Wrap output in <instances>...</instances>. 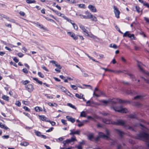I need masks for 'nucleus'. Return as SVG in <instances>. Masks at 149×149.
Returning a JSON list of instances; mask_svg holds the SVG:
<instances>
[{"instance_id":"f257e3e1","label":"nucleus","mask_w":149,"mask_h":149,"mask_svg":"<svg viewBox=\"0 0 149 149\" xmlns=\"http://www.w3.org/2000/svg\"><path fill=\"white\" fill-rule=\"evenodd\" d=\"M139 125L141 127L143 132L136 134L135 138L136 139L141 140L145 141L147 146L145 149H149V134L147 132L148 130L143 125L140 123H136L134 125V127Z\"/></svg>"},{"instance_id":"f03ea898","label":"nucleus","mask_w":149,"mask_h":149,"mask_svg":"<svg viewBox=\"0 0 149 149\" xmlns=\"http://www.w3.org/2000/svg\"><path fill=\"white\" fill-rule=\"evenodd\" d=\"M113 110L116 111H117L121 113H126L127 111V109L125 108H123L122 106H120V109H118L116 107H113Z\"/></svg>"},{"instance_id":"7ed1b4c3","label":"nucleus","mask_w":149,"mask_h":149,"mask_svg":"<svg viewBox=\"0 0 149 149\" xmlns=\"http://www.w3.org/2000/svg\"><path fill=\"white\" fill-rule=\"evenodd\" d=\"M99 136H97L96 138L94 137V140L95 141H98L100 137L106 138H108V136L107 135H105V134L102 132H100L99 133Z\"/></svg>"},{"instance_id":"20e7f679","label":"nucleus","mask_w":149,"mask_h":149,"mask_svg":"<svg viewBox=\"0 0 149 149\" xmlns=\"http://www.w3.org/2000/svg\"><path fill=\"white\" fill-rule=\"evenodd\" d=\"M123 36V37H128L132 39H135L134 35L130 33L129 31H126L124 33Z\"/></svg>"},{"instance_id":"39448f33","label":"nucleus","mask_w":149,"mask_h":149,"mask_svg":"<svg viewBox=\"0 0 149 149\" xmlns=\"http://www.w3.org/2000/svg\"><path fill=\"white\" fill-rule=\"evenodd\" d=\"M79 26L82 30L83 33L84 34L87 36H89V35L88 33V31L85 29V27L84 26L81 24H79Z\"/></svg>"},{"instance_id":"423d86ee","label":"nucleus","mask_w":149,"mask_h":149,"mask_svg":"<svg viewBox=\"0 0 149 149\" xmlns=\"http://www.w3.org/2000/svg\"><path fill=\"white\" fill-rule=\"evenodd\" d=\"M114 12L115 14L116 17L118 18L119 17V15L120 13V11L115 6L113 7Z\"/></svg>"},{"instance_id":"0eeeda50","label":"nucleus","mask_w":149,"mask_h":149,"mask_svg":"<svg viewBox=\"0 0 149 149\" xmlns=\"http://www.w3.org/2000/svg\"><path fill=\"white\" fill-rule=\"evenodd\" d=\"M115 131L116 133L121 138L125 134L124 132L118 129H115Z\"/></svg>"},{"instance_id":"6e6552de","label":"nucleus","mask_w":149,"mask_h":149,"mask_svg":"<svg viewBox=\"0 0 149 149\" xmlns=\"http://www.w3.org/2000/svg\"><path fill=\"white\" fill-rule=\"evenodd\" d=\"M117 125L122 126L125 127H127V125L123 120H117Z\"/></svg>"},{"instance_id":"1a4fd4ad","label":"nucleus","mask_w":149,"mask_h":149,"mask_svg":"<svg viewBox=\"0 0 149 149\" xmlns=\"http://www.w3.org/2000/svg\"><path fill=\"white\" fill-rule=\"evenodd\" d=\"M25 87L26 89L30 93L31 92L33 89V86L31 84H28L27 86H25Z\"/></svg>"},{"instance_id":"9d476101","label":"nucleus","mask_w":149,"mask_h":149,"mask_svg":"<svg viewBox=\"0 0 149 149\" xmlns=\"http://www.w3.org/2000/svg\"><path fill=\"white\" fill-rule=\"evenodd\" d=\"M125 93L127 94L133 95L136 94V93L134 91L131 90L126 89L125 90Z\"/></svg>"},{"instance_id":"9b49d317","label":"nucleus","mask_w":149,"mask_h":149,"mask_svg":"<svg viewBox=\"0 0 149 149\" xmlns=\"http://www.w3.org/2000/svg\"><path fill=\"white\" fill-rule=\"evenodd\" d=\"M70 134L71 135H74V134L79 135L80 133V131L79 130H77L76 131H73L72 130H70Z\"/></svg>"},{"instance_id":"f8f14e48","label":"nucleus","mask_w":149,"mask_h":149,"mask_svg":"<svg viewBox=\"0 0 149 149\" xmlns=\"http://www.w3.org/2000/svg\"><path fill=\"white\" fill-rule=\"evenodd\" d=\"M40 119L42 121H45L47 122H49L50 121V120L48 119L47 118L45 117L43 115H39V116Z\"/></svg>"},{"instance_id":"ddd939ff","label":"nucleus","mask_w":149,"mask_h":149,"mask_svg":"<svg viewBox=\"0 0 149 149\" xmlns=\"http://www.w3.org/2000/svg\"><path fill=\"white\" fill-rule=\"evenodd\" d=\"M68 34L72 37L74 39L76 40L78 39L77 36H76L75 34L70 32H68L67 33Z\"/></svg>"},{"instance_id":"4468645a","label":"nucleus","mask_w":149,"mask_h":149,"mask_svg":"<svg viewBox=\"0 0 149 149\" xmlns=\"http://www.w3.org/2000/svg\"><path fill=\"white\" fill-rule=\"evenodd\" d=\"M125 73L127 74L128 75H129L130 76V78L132 79V81L136 80L135 76L133 74L129 73L128 72H125Z\"/></svg>"},{"instance_id":"2eb2a0df","label":"nucleus","mask_w":149,"mask_h":149,"mask_svg":"<svg viewBox=\"0 0 149 149\" xmlns=\"http://www.w3.org/2000/svg\"><path fill=\"white\" fill-rule=\"evenodd\" d=\"M66 118L68 121L71 122L72 123H73L75 122V119L72 118L71 116H66Z\"/></svg>"},{"instance_id":"dca6fc26","label":"nucleus","mask_w":149,"mask_h":149,"mask_svg":"<svg viewBox=\"0 0 149 149\" xmlns=\"http://www.w3.org/2000/svg\"><path fill=\"white\" fill-rule=\"evenodd\" d=\"M120 99L114 98L112 99H109L110 102H111L112 104H115L116 103L119 102Z\"/></svg>"},{"instance_id":"f3484780","label":"nucleus","mask_w":149,"mask_h":149,"mask_svg":"<svg viewBox=\"0 0 149 149\" xmlns=\"http://www.w3.org/2000/svg\"><path fill=\"white\" fill-rule=\"evenodd\" d=\"M88 7L92 12H95L96 11V10L95 7L92 5H89Z\"/></svg>"},{"instance_id":"a211bd4d","label":"nucleus","mask_w":149,"mask_h":149,"mask_svg":"<svg viewBox=\"0 0 149 149\" xmlns=\"http://www.w3.org/2000/svg\"><path fill=\"white\" fill-rule=\"evenodd\" d=\"M94 134L93 133H90L88 136V139L90 141H93L94 140H92V139H94Z\"/></svg>"},{"instance_id":"6ab92c4d","label":"nucleus","mask_w":149,"mask_h":149,"mask_svg":"<svg viewBox=\"0 0 149 149\" xmlns=\"http://www.w3.org/2000/svg\"><path fill=\"white\" fill-rule=\"evenodd\" d=\"M144 97V96L142 95H138L134 97V100H141Z\"/></svg>"},{"instance_id":"aec40b11","label":"nucleus","mask_w":149,"mask_h":149,"mask_svg":"<svg viewBox=\"0 0 149 149\" xmlns=\"http://www.w3.org/2000/svg\"><path fill=\"white\" fill-rule=\"evenodd\" d=\"M119 102L120 103H130V102L128 100H122L121 99H119Z\"/></svg>"},{"instance_id":"412c9836","label":"nucleus","mask_w":149,"mask_h":149,"mask_svg":"<svg viewBox=\"0 0 149 149\" xmlns=\"http://www.w3.org/2000/svg\"><path fill=\"white\" fill-rule=\"evenodd\" d=\"M58 88L61 89V91L65 93H66V91L68 90L64 87L61 86H58Z\"/></svg>"},{"instance_id":"4be33fe9","label":"nucleus","mask_w":149,"mask_h":149,"mask_svg":"<svg viewBox=\"0 0 149 149\" xmlns=\"http://www.w3.org/2000/svg\"><path fill=\"white\" fill-rule=\"evenodd\" d=\"M35 110L36 112H39L42 111L43 110L41 107L37 106L35 108Z\"/></svg>"},{"instance_id":"5701e85b","label":"nucleus","mask_w":149,"mask_h":149,"mask_svg":"<svg viewBox=\"0 0 149 149\" xmlns=\"http://www.w3.org/2000/svg\"><path fill=\"white\" fill-rule=\"evenodd\" d=\"M71 143L70 140L69 139H67L66 140L63 141V142L64 146H65L67 144H68Z\"/></svg>"},{"instance_id":"b1692460","label":"nucleus","mask_w":149,"mask_h":149,"mask_svg":"<svg viewBox=\"0 0 149 149\" xmlns=\"http://www.w3.org/2000/svg\"><path fill=\"white\" fill-rule=\"evenodd\" d=\"M33 80L35 81L37 83H38L40 85L42 84V81H39L37 78L36 77H33Z\"/></svg>"},{"instance_id":"393cba45","label":"nucleus","mask_w":149,"mask_h":149,"mask_svg":"<svg viewBox=\"0 0 149 149\" xmlns=\"http://www.w3.org/2000/svg\"><path fill=\"white\" fill-rule=\"evenodd\" d=\"M20 145L21 146H26L29 145V143L26 141L22 142L20 143Z\"/></svg>"},{"instance_id":"a878e982","label":"nucleus","mask_w":149,"mask_h":149,"mask_svg":"<svg viewBox=\"0 0 149 149\" xmlns=\"http://www.w3.org/2000/svg\"><path fill=\"white\" fill-rule=\"evenodd\" d=\"M102 121L103 122L106 124H109L110 123V121L106 118H103L102 119Z\"/></svg>"},{"instance_id":"bb28decb","label":"nucleus","mask_w":149,"mask_h":149,"mask_svg":"<svg viewBox=\"0 0 149 149\" xmlns=\"http://www.w3.org/2000/svg\"><path fill=\"white\" fill-rule=\"evenodd\" d=\"M141 63H140L138 61H137V65L139 68V69L141 71H143V68H142V67H141Z\"/></svg>"},{"instance_id":"cd10ccee","label":"nucleus","mask_w":149,"mask_h":149,"mask_svg":"<svg viewBox=\"0 0 149 149\" xmlns=\"http://www.w3.org/2000/svg\"><path fill=\"white\" fill-rule=\"evenodd\" d=\"M70 140L71 142H74L75 141H76L77 140L76 139V137L74 135H73L71 138L70 139H69Z\"/></svg>"},{"instance_id":"c85d7f7f","label":"nucleus","mask_w":149,"mask_h":149,"mask_svg":"<svg viewBox=\"0 0 149 149\" xmlns=\"http://www.w3.org/2000/svg\"><path fill=\"white\" fill-rule=\"evenodd\" d=\"M85 13L87 15V16L88 17V19H91V17L92 16V15L91 13L88 12V11H86Z\"/></svg>"},{"instance_id":"c756f323","label":"nucleus","mask_w":149,"mask_h":149,"mask_svg":"<svg viewBox=\"0 0 149 149\" xmlns=\"http://www.w3.org/2000/svg\"><path fill=\"white\" fill-rule=\"evenodd\" d=\"M34 132L36 135L38 136L41 137L42 134H41V133L40 132L36 131L35 130Z\"/></svg>"},{"instance_id":"7c9ffc66","label":"nucleus","mask_w":149,"mask_h":149,"mask_svg":"<svg viewBox=\"0 0 149 149\" xmlns=\"http://www.w3.org/2000/svg\"><path fill=\"white\" fill-rule=\"evenodd\" d=\"M109 47H112L115 49H116L118 48L117 45L115 44H111L110 45Z\"/></svg>"},{"instance_id":"2f4dec72","label":"nucleus","mask_w":149,"mask_h":149,"mask_svg":"<svg viewBox=\"0 0 149 149\" xmlns=\"http://www.w3.org/2000/svg\"><path fill=\"white\" fill-rule=\"evenodd\" d=\"M67 105L68 106L70 107L73 108L74 109H77L75 107V106H74L71 103H68Z\"/></svg>"},{"instance_id":"473e14b6","label":"nucleus","mask_w":149,"mask_h":149,"mask_svg":"<svg viewBox=\"0 0 149 149\" xmlns=\"http://www.w3.org/2000/svg\"><path fill=\"white\" fill-rule=\"evenodd\" d=\"M101 102L103 103L104 104H107L109 103L110 102V100H102Z\"/></svg>"},{"instance_id":"72a5a7b5","label":"nucleus","mask_w":149,"mask_h":149,"mask_svg":"<svg viewBox=\"0 0 149 149\" xmlns=\"http://www.w3.org/2000/svg\"><path fill=\"white\" fill-rule=\"evenodd\" d=\"M38 74L40 77L41 78H43L44 77L43 74L40 72H38Z\"/></svg>"},{"instance_id":"f704fd0d","label":"nucleus","mask_w":149,"mask_h":149,"mask_svg":"<svg viewBox=\"0 0 149 149\" xmlns=\"http://www.w3.org/2000/svg\"><path fill=\"white\" fill-rule=\"evenodd\" d=\"M26 2L27 3L30 4L33 3H35L36 2V1L34 0H26Z\"/></svg>"},{"instance_id":"c9c22d12","label":"nucleus","mask_w":149,"mask_h":149,"mask_svg":"<svg viewBox=\"0 0 149 149\" xmlns=\"http://www.w3.org/2000/svg\"><path fill=\"white\" fill-rule=\"evenodd\" d=\"M2 98L4 100L6 101H8L9 100V97L6 95H3L2 97Z\"/></svg>"},{"instance_id":"e433bc0d","label":"nucleus","mask_w":149,"mask_h":149,"mask_svg":"<svg viewBox=\"0 0 149 149\" xmlns=\"http://www.w3.org/2000/svg\"><path fill=\"white\" fill-rule=\"evenodd\" d=\"M86 103L87 104H88L86 105L87 106H91V105L90 104H94V103L92 101L90 100H88L86 102Z\"/></svg>"},{"instance_id":"4c0bfd02","label":"nucleus","mask_w":149,"mask_h":149,"mask_svg":"<svg viewBox=\"0 0 149 149\" xmlns=\"http://www.w3.org/2000/svg\"><path fill=\"white\" fill-rule=\"evenodd\" d=\"M44 17L47 19V20L48 21H49L51 22H53V23H56V22H55V21L52 19H49V18L48 17Z\"/></svg>"},{"instance_id":"58836bf2","label":"nucleus","mask_w":149,"mask_h":149,"mask_svg":"<svg viewBox=\"0 0 149 149\" xmlns=\"http://www.w3.org/2000/svg\"><path fill=\"white\" fill-rule=\"evenodd\" d=\"M92 21L96 22L97 21V19L95 16L92 15V16L91 17V18Z\"/></svg>"},{"instance_id":"ea45409f","label":"nucleus","mask_w":149,"mask_h":149,"mask_svg":"<svg viewBox=\"0 0 149 149\" xmlns=\"http://www.w3.org/2000/svg\"><path fill=\"white\" fill-rule=\"evenodd\" d=\"M80 116L81 117H86V114L85 112L84 111H82L80 113Z\"/></svg>"},{"instance_id":"a19ab883","label":"nucleus","mask_w":149,"mask_h":149,"mask_svg":"<svg viewBox=\"0 0 149 149\" xmlns=\"http://www.w3.org/2000/svg\"><path fill=\"white\" fill-rule=\"evenodd\" d=\"M70 97H73V95L72 93H70L68 91H66V93Z\"/></svg>"},{"instance_id":"79ce46f5","label":"nucleus","mask_w":149,"mask_h":149,"mask_svg":"<svg viewBox=\"0 0 149 149\" xmlns=\"http://www.w3.org/2000/svg\"><path fill=\"white\" fill-rule=\"evenodd\" d=\"M67 1L70 3H76L75 0H66Z\"/></svg>"},{"instance_id":"37998d69","label":"nucleus","mask_w":149,"mask_h":149,"mask_svg":"<svg viewBox=\"0 0 149 149\" xmlns=\"http://www.w3.org/2000/svg\"><path fill=\"white\" fill-rule=\"evenodd\" d=\"M82 94H81L80 95H79V94L76 93L75 94V96L76 97L78 98L79 99H81L82 98Z\"/></svg>"},{"instance_id":"c03bdc74","label":"nucleus","mask_w":149,"mask_h":149,"mask_svg":"<svg viewBox=\"0 0 149 149\" xmlns=\"http://www.w3.org/2000/svg\"><path fill=\"white\" fill-rule=\"evenodd\" d=\"M129 117L131 118H136V117L134 114H130L129 115Z\"/></svg>"},{"instance_id":"a18cd8bd","label":"nucleus","mask_w":149,"mask_h":149,"mask_svg":"<svg viewBox=\"0 0 149 149\" xmlns=\"http://www.w3.org/2000/svg\"><path fill=\"white\" fill-rule=\"evenodd\" d=\"M56 67H57L59 69H61L62 67L61 66L57 63L55 65Z\"/></svg>"},{"instance_id":"49530a36","label":"nucleus","mask_w":149,"mask_h":149,"mask_svg":"<svg viewBox=\"0 0 149 149\" xmlns=\"http://www.w3.org/2000/svg\"><path fill=\"white\" fill-rule=\"evenodd\" d=\"M72 25H73V27L74 29H75L76 30H77V29L78 28V27L77 24H75L74 23H73V24H72Z\"/></svg>"},{"instance_id":"de8ad7c7","label":"nucleus","mask_w":149,"mask_h":149,"mask_svg":"<svg viewBox=\"0 0 149 149\" xmlns=\"http://www.w3.org/2000/svg\"><path fill=\"white\" fill-rule=\"evenodd\" d=\"M55 13L57 15H58L59 16H61L62 15V14H61L60 12H59L57 10H56L55 11Z\"/></svg>"},{"instance_id":"09e8293b","label":"nucleus","mask_w":149,"mask_h":149,"mask_svg":"<svg viewBox=\"0 0 149 149\" xmlns=\"http://www.w3.org/2000/svg\"><path fill=\"white\" fill-rule=\"evenodd\" d=\"M71 87L74 90H76L77 89V87L74 85H71Z\"/></svg>"},{"instance_id":"8fccbe9b","label":"nucleus","mask_w":149,"mask_h":149,"mask_svg":"<svg viewBox=\"0 0 149 149\" xmlns=\"http://www.w3.org/2000/svg\"><path fill=\"white\" fill-rule=\"evenodd\" d=\"M23 108L26 111H30V109H29L26 106H24Z\"/></svg>"},{"instance_id":"3c124183","label":"nucleus","mask_w":149,"mask_h":149,"mask_svg":"<svg viewBox=\"0 0 149 149\" xmlns=\"http://www.w3.org/2000/svg\"><path fill=\"white\" fill-rule=\"evenodd\" d=\"M117 149H121L122 148V146L121 144H117Z\"/></svg>"},{"instance_id":"603ef678","label":"nucleus","mask_w":149,"mask_h":149,"mask_svg":"<svg viewBox=\"0 0 149 149\" xmlns=\"http://www.w3.org/2000/svg\"><path fill=\"white\" fill-rule=\"evenodd\" d=\"M66 121L64 119H61V122L62 123L65 125H67V123L66 122Z\"/></svg>"},{"instance_id":"864d4df0","label":"nucleus","mask_w":149,"mask_h":149,"mask_svg":"<svg viewBox=\"0 0 149 149\" xmlns=\"http://www.w3.org/2000/svg\"><path fill=\"white\" fill-rule=\"evenodd\" d=\"M135 9H136V11L138 13H139L140 12V8L138 6H135Z\"/></svg>"},{"instance_id":"5fc2aeb1","label":"nucleus","mask_w":149,"mask_h":149,"mask_svg":"<svg viewBox=\"0 0 149 149\" xmlns=\"http://www.w3.org/2000/svg\"><path fill=\"white\" fill-rule=\"evenodd\" d=\"M15 104L17 106L19 107L21 105V103L19 101H17L16 102Z\"/></svg>"},{"instance_id":"6e6d98bb","label":"nucleus","mask_w":149,"mask_h":149,"mask_svg":"<svg viewBox=\"0 0 149 149\" xmlns=\"http://www.w3.org/2000/svg\"><path fill=\"white\" fill-rule=\"evenodd\" d=\"M87 118L88 119H91L93 120H94V121H96V120H95V119L94 118L92 117L91 116H87Z\"/></svg>"},{"instance_id":"4d7b16f0","label":"nucleus","mask_w":149,"mask_h":149,"mask_svg":"<svg viewBox=\"0 0 149 149\" xmlns=\"http://www.w3.org/2000/svg\"><path fill=\"white\" fill-rule=\"evenodd\" d=\"M22 71L25 73L27 74L28 73V71L26 68H23L22 69Z\"/></svg>"},{"instance_id":"13d9d810","label":"nucleus","mask_w":149,"mask_h":149,"mask_svg":"<svg viewBox=\"0 0 149 149\" xmlns=\"http://www.w3.org/2000/svg\"><path fill=\"white\" fill-rule=\"evenodd\" d=\"M2 138L3 139H8L9 138V135H4L2 136Z\"/></svg>"},{"instance_id":"bf43d9fd","label":"nucleus","mask_w":149,"mask_h":149,"mask_svg":"<svg viewBox=\"0 0 149 149\" xmlns=\"http://www.w3.org/2000/svg\"><path fill=\"white\" fill-rule=\"evenodd\" d=\"M61 17L63 18L64 19H66L67 20H68V18L66 16H65L63 14H62Z\"/></svg>"},{"instance_id":"052dcab7","label":"nucleus","mask_w":149,"mask_h":149,"mask_svg":"<svg viewBox=\"0 0 149 149\" xmlns=\"http://www.w3.org/2000/svg\"><path fill=\"white\" fill-rule=\"evenodd\" d=\"M143 78L146 82L149 84V79H147L144 77H143Z\"/></svg>"},{"instance_id":"680f3d73","label":"nucleus","mask_w":149,"mask_h":149,"mask_svg":"<svg viewBox=\"0 0 149 149\" xmlns=\"http://www.w3.org/2000/svg\"><path fill=\"white\" fill-rule=\"evenodd\" d=\"M29 81H28L27 80H26L25 81H24L22 83H23V84L24 85H26L27 84L29 83Z\"/></svg>"},{"instance_id":"e2e57ef3","label":"nucleus","mask_w":149,"mask_h":149,"mask_svg":"<svg viewBox=\"0 0 149 149\" xmlns=\"http://www.w3.org/2000/svg\"><path fill=\"white\" fill-rule=\"evenodd\" d=\"M53 129H54L53 127H52L50 128V129H49L48 130H47L46 131V132H51L52 131Z\"/></svg>"},{"instance_id":"0e129e2a","label":"nucleus","mask_w":149,"mask_h":149,"mask_svg":"<svg viewBox=\"0 0 149 149\" xmlns=\"http://www.w3.org/2000/svg\"><path fill=\"white\" fill-rule=\"evenodd\" d=\"M42 68L44 70H45V71H47L48 72L49 71L47 69V68L45 67V66H44V65H42Z\"/></svg>"},{"instance_id":"69168bd1","label":"nucleus","mask_w":149,"mask_h":149,"mask_svg":"<svg viewBox=\"0 0 149 149\" xmlns=\"http://www.w3.org/2000/svg\"><path fill=\"white\" fill-rule=\"evenodd\" d=\"M13 60L16 63H17L19 61V60L15 57L14 58Z\"/></svg>"},{"instance_id":"338daca9","label":"nucleus","mask_w":149,"mask_h":149,"mask_svg":"<svg viewBox=\"0 0 149 149\" xmlns=\"http://www.w3.org/2000/svg\"><path fill=\"white\" fill-rule=\"evenodd\" d=\"M17 55L19 57H22L24 55L23 54L21 53H18Z\"/></svg>"},{"instance_id":"774afa93","label":"nucleus","mask_w":149,"mask_h":149,"mask_svg":"<svg viewBox=\"0 0 149 149\" xmlns=\"http://www.w3.org/2000/svg\"><path fill=\"white\" fill-rule=\"evenodd\" d=\"M132 149H139L138 146H133L132 148Z\"/></svg>"}]
</instances>
